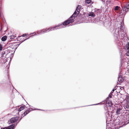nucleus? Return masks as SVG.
I'll list each match as a JSON object with an SVG mask.
<instances>
[{"label":"nucleus","instance_id":"nucleus-7","mask_svg":"<svg viewBox=\"0 0 129 129\" xmlns=\"http://www.w3.org/2000/svg\"><path fill=\"white\" fill-rule=\"evenodd\" d=\"M122 7V6H121ZM129 9V5H126L125 7L123 8H122V9L121 11L120 14L122 13L123 14V13H126L127 11Z\"/></svg>","mask_w":129,"mask_h":129},{"label":"nucleus","instance_id":"nucleus-21","mask_svg":"<svg viewBox=\"0 0 129 129\" xmlns=\"http://www.w3.org/2000/svg\"><path fill=\"white\" fill-rule=\"evenodd\" d=\"M29 112L30 111H29V110L28 109L26 111H25L24 112V115L23 116V117H24V116L27 115Z\"/></svg>","mask_w":129,"mask_h":129},{"label":"nucleus","instance_id":"nucleus-8","mask_svg":"<svg viewBox=\"0 0 129 129\" xmlns=\"http://www.w3.org/2000/svg\"><path fill=\"white\" fill-rule=\"evenodd\" d=\"M11 51L9 49H7L5 51H3L2 53V57H6V56Z\"/></svg>","mask_w":129,"mask_h":129},{"label":"nucleus","instance_id":"nucleus-24","mask_svg":"<svg viewBox=\"0 0 129 129\" xmlns=\"http://www.w3.org/2000/svg\"><path fill=\"white\" fill-rule=\"evenodd\" d=\"M104 109L105 111V113L106 112H108V111H108V109L107 106H105L104 107Z\"/></svg>","mask_w":129,"mask_h":129},{"label":"nucleus","instance_id":"nucleus-20","mask_svg":"<svg viewBox=\"0 0 129 129\" xmlns=\"http://www.w3.org/2000/svg\"><path fill=\"white\" fill-rule=\"evenodd\" d=\"M88 15L89 16H90L91 17H94L95 16V14H94L93 12H91L89 13L88 14Z\"/></svg>","mask_w":129,"mask_h":129},{"label":"nucleus","instance_id":"nucleus-29","mask_svg":"<svg viewBox=\"0 0 129 129\" xmlns=\"http://www.w3.org/2000/svg\"><path fill=\"white\" fill-rule=\"evenodd\" d=\"M20 44V43L19 44H16L14 45V46H16V47L17 46V47H16V48H15L16 49H17V47H18Z\"/></svg>","mask_w":129,"mask_h":129},{"label":"nucleus","instance_id":"nucleus-42","mask_svg":"<svg viewBox=\"0 0 129 129\" xmlns=\"http://www.w3.org/2000/svg\"><path fill=\"white\" fill-rule=\"evenodd\" d=\"M23 117V115H22V116H21V118H22Z\"/></svg>","mask_w":129,"mask_h":129},{"label":"nucleus","instance_id":"nucleus-4","mask_svg":"<svg viewBox=\"0 0 129 129\" xmlns=\"http://www.w3.org/2000/svg\"><path fill=\"white\" fill-rule=\"evenodd\" d=\"M105 114L106 119V123L108 121L109 122L111 120L112 116V112L110 111H108V112H106Z\"/></svg>","mask_w":129,"mask_h":129},{"label":"nucleus","instance_id":"nucleus-19","mask_svg":"<svg viewBox=\"0 0 129 129\" xmlns=\"http://www.w3.org/2000/svg\"><path fill=\"white\" fill-rule=\"evenodd\" d=\"M7 39V37L6 36H4L1 38V40L2 41H5Z\"/></svg>","mask_w":129,"mask_h":129},{"label":"nucleus","instance_id":"nucleus-41","mask_svg":"<svg viewBox=\"0 0 129 129\" xmlns=\"http://www.w3.org/2000/svg\"><path fill=\"white\" fill-rule=\"evenodd\" d=\"M34 33H35V32H34V33H32L31 34H34Z\"/></svg>","mask_w":129,"mask_h":129},{"label":"nucleus","instance_id":"nucleus-22","mask_svg":"<svg viewBox=\"0 0 129 129\" xmlns=\"http://www.w3.org/2000/svg\"><path fill=\"white\" fill-rule=\"evenodd\" d=\"M24 108V106H22L20 107V108L18 109V111L20 112L22 110H23Z\"/></svg>","mask_w":129,"mask_h":129},{"label":"nucleus","instance_id":"nucleus-10","mask_svg":"<svg viewBox=\"0 0 129 129\" xmlns=\"http://www.w3.org/2000/svg\"><path fill=\"white\" fill-rule=\"evenodd\" d=\"M14 126L15 124H13L9 126L1 128V129H14Z\"/></svg>","mask_w":129,"mask_h":129},{"label":"nucleus","instance_id":"nucleus-34","mask_svg":"<svg viewBox=\"0 0 129 129\" xmlns=\"http://www.w3.org/2000/svg\"><path fill=\"white\" fill-rule=\"evenodd\" d=\"M109 98H112V96L111 95H110V94H109Z\"/></svg>","mask_w":129,"mask_h":129},{"label":"nucleus","instance_id":"nucleus-18","mask_svg":"<svg viewBox=\"0 0 129 129\" xmlns=\"http://www.w3.org/2000/svg\"><path fill=\"white\" fill-rule=\"evenodd\" d=\"M121 109L120 108H118L117 109L116 113L117 114H119L121 113Z\"/></svg>","mask_w":129,"mask_h":129},{"label":"nucleus","instance_id":"nucleus-36","mask_svg":"<svg viewBox=\"0 0 129 129\" xmlns=\"http://www.w3.org/2000/svg\"><path fill=\"white\" fill-rule=\"evenodd\" d=\"M115 89H113L112 90V91H113V92H112V91H111V92H112V93H113V92L115 91Z\"/></svg>","mask_w":129,"mask_h":129},{"label":"nucleus","instance_id":"nucleus-12","mask_svg":"<svg viewBox=\"0 0 129 129\" xmlns=\"http://www.w3.org/2000/svg\"><path fill=\"white\" fill-rule=\"evenodd\" d=\"M82 17L83 18L82 19H81L82 20H85V21L84 20V21L85 22L87 23L89 21V20H88V19H89V17L88 16H87L86 17H85L84 16V15H82Z\"/></svg>","mask_w":129,"mask_h":129},{"label":"nucleus","instance_id":"nucleus-33","mask_svg":"<svg viewBox=\"0 0 129 129\" xmlns=\"http://www.w3.org/2000/svg\"><path fill=\"white\" fill-rule=\"evenodd\" d=\"M26 35V34H24L22 35L23 37H24Z\"/></svg>","mask_w":129,"mask_h":129},{"label":"nucleus","instance_id":"nucleus-43","mask_svg":"<svg viewBox=\"0 0 129 129\" xmlns=\"http://www.w3.org/2000/svg\"><path fill=\"white\" fill-rule=\"evenodd\" d=\"M121 127V126H118V127Z\"/></svg>","mask_w":129,"mask_h":129},{"label":"nucleus","instance_id":"nucleus-26","mask_svg":"<svg viewBox=\"0 0 129 129\" xmlns=\"http://www.w3.org/2000/svg\"><path fill=\"white\" fill-rule=\"evenodd\" d=\"M119 7L118 6H116L114 8V10L115 11H116L118 10L119 8Z\"/></svg>","mask_w":129,"mask_h":129},{"label":"nucleus","instance_id":"nucleus-28","mask_svg":"<svg viewBox=\"0 0 129 129\" xmlns=\"http://www.w3.org/2000/svg\"><path fill=\"white\" fill-rule=\"evenodd\" d=\"M3 48V45L1 44H0V51L2 50Z\"/></svg>","mask_w":129,"mask_h":129},{"label":"nucleus","instance_id":"nucleus-11","mask_svg":"<svg viewBox=\"0 0 129 129\" xmlns=\"http://www.w3.org/2000/svg\"><path fill=\"white\" fill-rule=\"evenodd\" d=\"M18 119V117L16 116L12 118L10 120L11 123H13L16 121Z\"/></svg>","mask_w":129,"mask_h":129},{"label":"nucleus","instance_id":"nucleus-14","mask_svg":"<svg viewBox=\"0 0 129 129\" xmlns=\"http://www.w3.org/2000/svg\"><path fill=\"white\" fill-rule=\"evenodd\" d=\"M118 80L119 82H122L123 80V79L122 77L119 74L118 77Z\"/></svg>","mask_w":129,"mask_h":129},{"label":"nucleus","instance_id":"nucleus-15","mask_svg":"<svg viewBox=\"0 0 129 129\" xmlns=\"http://www.w3.org/2000/svg\"><path fill=\"white\" fill-rule=\"evenodd\" d=\"M102 3L105 4V5H107L111 3L110 1H102Z\"/></svg>","mask_w":129,"mask_h":129},{"label":"nucleus","instance_id":"nucleus-44","mask_svg":"<svg viewBox=\"0 0 129 129\" xmlns=\"http://www.w3.org/2000/svg\"><path fill=\"white\" fill-rule=\"evenodd\" d=\"M111 129V128H109V129Z\"/></svg>","mask_w":129,"mask_h":129},{"label":"nucleus","instance_id":"nucleus-16","mask_svg":"<svg viewBox=\"0 0 129 129\" xmlns=\"http://www.w3.org/2000/svg\"><path fill=\"white\" fill-rule=\"evenodd\" d=\"M101 12L102 10L101 9H98L95 11V13L97 15H98L99 14L101 13Z\"/></svg>","mask_w":129,"mask_h":129},{"label":"nucleus","instance_id":"nucleus-25","mask_svg":"<svg viewBox=\"0 0 129 129\" xmlns=\"http://www.w3.org/2000/svg\"><path fill=\"white\" fill-rule=\"evenodd\" d=\"M126 48L127 50H129V43H128L126 45Z\"/></svg>","mask_w":129,"mask_h":129},{"label":"nucleus","instance_id":"nucleus-39","mask_svg":"<svg viewBox=\"0 0 129 129\" xmlns=\"http://www.w3.org/2000/svg\"><path fill=\"white\" fill-rule=\"evenodd\" d=\"M35 110H41V109H35Z\"/></svg>","mask_w":129,"mask_h":129},{"label":"nucleus","instance_id":"nucleus-35","mask_svg":"<svg viewBox=\"0 0 129 129\" xmlns=\"http://www.w3.org/2000/svg\"><path fill=\"white\" fill-rule=\"evenodd\" d=\"M100 104V103H98V104H97L93 105H98Z\"/></svg>","mask_w":129,"mask_h":129},{"label":"nucleus","instance_id":"nucleus-40","mask_svg":"<svg viewBox=\"0 0 129 129\" xmlns=\"http://www.w3.org/2000/svg\"><path fill=\"white\" fill-rule=\"evenodd\" d=\"M21 118H20L19 119V121H20L21 119Z\"/></svg>","mask_w":129,"mask_h":129},{"label":"nucleus","instance_id":"nucleus-9","mask_svg":"<svg viewBox=\"0 0 129 129\" xmlns=\"http://www.w3.org/2000/svg\"><path fill=\"white\" fill-rule=\"evenodd\" d=\"M106 105L107 106L111 107L113 105L112 102L108 100L109 98L108 97L107 99Z\"/></svg>","mask_w":129,"mask_h":129},{"label":"nucleus","instance_id":"nucleus-32","mask_svg":"<svg viewBox=\"0 0 129 129\" xmlns=\"http://www.w3.org/2000/svg\"><path fill=\"white\" fill-rule=\"evenodd\" d=\"M2 6V3L1 1H0V9L1 8Z\"/></svg>","mask_w":129,"mask_h":129},{"label":"nucleus","instance_id":"nucleus-3","mask_svg":"<svg viewBox=\"0 0 129 129\" xmlns=\"http://www.w3.org/2000/svg\"><path fill=\"white\" fill-rule=\"evenodd\" d=\"M75 18L74 16H73L72 15L71 17L69 18L67 20L65 21L62 24H61L59 25H62V28H58V29L62 28L64 27L63 25H66L69 24L70 23H72L74 21V19Z\"/></svg>","mask_w":129,"mask_h":129},{"label":"nucleus","instance_id":"nucleus-45","mask_svg":"<svg viewBox=\"0 0 129 129\" xmlns=\"http://www.w3.org/2000/svg\"><path fill=\"white\" fill-rule=\"evenodd\" d=\"M12 54V55H13V53H12V54Z\"/></svg>","mask_w":129,"mask_h":129},{"label":"nucleus","instance_id":"nucleus-2","mask_svg":"<svg viewBox=\"0 0 129 129\" xmlns=\"http://www.w3.org/2000/svg\"><path fill=\"white\" fill-rule=\"evenodd\" d=\"M62 27V25L55 26L53 27H50L48 28H44L41 30L37 32L38 35H41L46 33L50 31L58 29Z\"/></svg>","mask_w":129,"mask_h":129},{"label":"nucleus","instance_id":"nucleus-31","mask_svg":"<svg viewBox=\"0 0 129 129\" xmlns=\"http://www.w3.org/2000/svg\"><path fill=\"white\" fill-rule=\"evenodd\" d=\"M128 51L126 53V55L129 56V50H128Z\"/></svg>","mask_w":129,"mask_h":129},{"label":"nucleus","instance_id":"nucleus-6","mask_svg":"<svg viewBox=\"0 0 129 129\" xmlns=\"http://www.w3.org/2000/svg\"><path fill=\"white\" fill-rule=\"evenodd\" d=\"M124 108L128 109H129V98L126 97L125 101H124Z\"/></svg>","mask_w":129,"mask_h":129},{"label":"nucleus","instance_id":"nucleus-17","mask_svg":"<svg viewBox=\"0 0 129 129\" xmlns=\"http://www.w3.org/2000/svg\"><path fill=\"white\" fill-rule=\"evenodd\" d=\"M85 4H90V5L93 3V2H92V1H85Z\"/></svg>","mask_w":129,"mask_h":129},{"label":"nucleus","instance_id":"nucleus-5","mask_svg":"<svg viewBox=\"0 0 129 129\" xmlns=\"http://www.w3.org/2000/svg\"><path fill=\"white\" fill-rule=\"evenodd\" d=\"M81 7V6L78 5L77 7L76 10L72 15L73 16H74L75 18L79 14Z\"/></svg>","mask_w":129,"mask_h":129},{"label":"nucleus","instance_id":"nucleus-37","mask_svg":"<svg viewBox=\"0 0 129 129\" xmlns=\"http://www.w3.org/2000/svg\"><path fill=\"white\" fill-rule=\"evenodd\" d=\"M34 34H35V35H33V36H37V34H36V32H35V33H34Z\"/></svg>","mask_w":129,"mask_h":129},{"label":"nucleus","instance_id":"nucleus-30","mask_svg":"<svg viewBox=\"0 0 129 129\" xmlns=\"http://www.w3.org/2000/svg\"><path fill=\"white\" fill-rule=\"evenodd\" d=\"M28 110H29V111H30V112L32 110H34L32 108H28Z\"/></svg>","mask_w":129,"mask_h":129},{"label":"nucleus","instance_id":"nucleus-1","mask_svg":"<svg viewBox=\"0 0 129 129\" xmlns=\"http://www.w3.org/2000/svg\"><path fill=\"white\" fill-rule=\"evenodd\" d=\"M124 28L123 25H120V28H116L115 31H114L113 32L115 42L117 45L118 48L120 49L123 45L125 40L127 39Z\"/></svg>","mask_w":129,"mask_h":129},{"label":"nucleus","instance_id":"nucleus-23","mask_svg":"<svg viewBox=\"0 0 129 129\" xmlns=\"http://www.w3.org/2000/svg\"><path fill=\"white\" fill-rule=\"evenodd\" d=\"M10 39H16V36L13 35H12L10 36Z\"/></svg>","mask_w":129,"mask_h":129},{"label":"nucleus","instance_id":"nucleus-27","mask_svg":"<svg viewBox=\"0 0 129 129\" xmlns=\"http://www.w3.org/2000/svg\"><path fill=\"white\" fill-rule=\"evenodd\" d=\"M117 88H116L115 89V90H116L117 89H121V90H122V89H121V88H122V87L120 86H117Z\"/></svg>","mask_w":129,"mask_h":129},{"label":"nucleus","instance_id":"nucleus-38","mask_svg":"<svg viewBox=\"0 0 129 129\" xmlns=\"http://www.w3.org/2000/svg\"><path fill=\"white\" fill-rule=\"evenodd\" d=\"M28 38H27V39H25V40H24L23 41H22V42H23V41H25L27 39H28Z\"/></svg>","mask_w":129,"mask_h":129},{"label":"nucleus","instance_id":"nucleus-13","mask_svg":"<svg viewBox=\"0 0 129 129\" xmlns=\"http://www.w3.org/2000/svg\"><path fill=\"white\" fill-rule=\"evenodd\" d=\"M115 122L116 123V124L118 125V124L119 125L121 124V123H122L123 124L122 125H124V124H123V123L122 122H119V120L118 119H116L115 120V121L114 123H115Z\"/></svg>","mask_w":129,"mask_h":129}]
</instances>
